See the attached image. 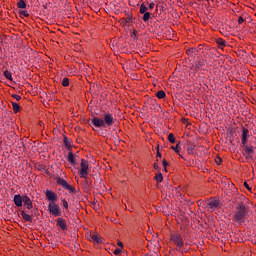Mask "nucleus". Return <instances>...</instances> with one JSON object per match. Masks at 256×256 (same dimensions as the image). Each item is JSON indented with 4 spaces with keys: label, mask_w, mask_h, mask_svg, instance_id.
Returning a JSON list of instances; mask_svg holds the SVG:
<instances>
[{
    "label": "nucleus",
    "mask_w": 256,
    "mask_h": 256,
    "mask_svg": "<svg viewBox=\"0 0 256 256\" xmlns=\"http://www.w3.org/2000/svg\"><path fill=\"white\" fill-rule=\"evenodd\" d=\"M12 97H13V99H16V101H21V96H19L17 94H13Z\"/></svg>",
    "instance_id": "nucleus-36"
},
{
    "label": "nucleus",
    "mask_w": 256,
    "mask_h": 256,
    "mask_svg": "<svg viewBox=\"0 0 256 256\" xmlns=\"http://www.w3.org/2000/svg\"><path fill=\"white\" fill-rule=\"evenodd\" d=\"M162 165H163L165 171H167V165H169V163H167V160H163Z\"/></svg>",
    "instance_id": "nucleus-37"
},
{
    "label": "nucleus",
    "mask_w": 256,
    "mask_h": 256,
    "mask_svg": "<svg viewBox=\"0 0 256 256\" xmlns=\"http://www.w3.org/2000/svg\"><path fill=\"white\" fill-rule=\"evenodd\" d=\"M195 150V145H189L187 147V153L188 155H193V151Z\"/></svg>",
    "instance_id": "nucleus-27"
},
{
    "label": "nucleus",
    "mask_w": 256,
    "mask_h": 256,
    "mask_svg": "<svg viewBox=\"0 0 256 256\" xmlns=\"http://www.w3.org/2000/svg\"><path fill=\"white\" fill-rule=\"evenodd\" d=\"M244 187H246V189L248 191H251V187L249 186V184L247 182H244Z\"/></svg>",
    "instance_id": "nucleus-43"
},
{
    "label": "nucleus",
    "mask_w": 256,
    "mask_h": 256,
    "mask_svg": "<svg viewBox=\"0 0 256 256\" xmlns=\"http://www.w3.org/2000/svg\"><path fill=\"white\" fill-rule=\"evenodd\" d=\"M247 211L248 208L245 203H238L233 215L234 221H236V223H239V225H241V223H245V221H247Z\"/></svg>",
    "instance_id": "nucleus-2"
},
{
    "label": "nucleus",
    "mask_w": 256,
    "mask_h": 256,
    "mask_svg": "<svg viewBox=\"0 0 256 256\" xmlns=\"http://www.w3.org/2000/svg\"><path fill=\"white\" fill-rule=\"evenodd\" d=\"M248 137H249V129L243 127L242 128V140H241L242 145H247V138Z\"/></svg>",
    "instance_id": "nucleus-11"
},
{
    "label": "nucleus",
    "mask_w": 256,
    "mask_h": 256,
    "mask_svg": "<svg viewBox=\"0 0 256 256\" xmlns=\"http://www.w3.org/2000/svg\"><path fill=\"white\" fill-rule=\"evenodd\" d=\"M22 203L24 206V209L31 210L33 209V202L31 201V198L27 195H22Z\"/></svg>",
    "instance_id": "nucleus-9"
},
{
    "label": "nucleus",
    "mask_w": 256,
    "mask_h": 256,
    "mask_svg": "<svg viewBox=\"0 0 256 256\" xmlns=\"http://www.w3.org/2000/svg\"><path fill=\"white\" fill-rule=\"evenodd\" d=\"M215 161H216L217 165H221L223 159H221V157H217V158L215 159Z\"/></svg>",
    "instance_id": "nucleus-39"
},
{
    "label": "nucleus",
    "mask_w": 256,
    "mask_h": 256,
    "mask_svg": "<svg viewBox=\"0 0 256 256\" xmlns=\"http://www.w3.org/2000/svg\"><path fill=\"white\" fill-rule=\"evenodd\" d=\"M18 9H27V4L23 0H19L17 3Z\"/></svg>",
    "instance_id": "nucleus-21"
},
{
    "label": "nucleus",
    "mask_w": 256,
    "mask_h": 256,
    "mask_svg": "<svg viewBox=\"0 0 256 256\" xmlns=\"http://www.w3.org/2000/svg\"><path fill=\"white\" fill-rule=\"evenodd\" d=\"M114 255H121V248H116L114 250Z\"/></svg>",
    "instance_id": "nucleus-38"
},
{
    "label": "nucleus",
    "mask_w": 256,
    "mask_h": 256,
    "mask_svg": "<svg viewBox=\"0 0 256 256\" xmlns=\"http://www.w3.org/2000/svg\"><path fill=\"white\" fill-rule=\"evenodd\" d=\"M197 52L196 48H190L189 50H187V55L192 56L193 53Z\"/></svg>",
    "instance_id": "nucleus-33"
},
{
    "label": "nucleus",
    "mask_w": 256,
    "mask_h": 256,
    "mask_svg": "<svg viewBox=\"0 0 256 256\" xmlns=\"http://www.w3.org/2000/svg\"><path fill=\"white\" fill-rule=\"evenodd\" d=\"M179 157L183 158V156L181 154H179Z\"/></svg>",
    "instance_id": "nucleus-48"
},
{
    "label": "nucleus",
    "mask_w": 256,
    "mask_h": 256,
    "mask_svg": "<svg viewBox=\"0 0 256 256\" xmlns=\"http://www.w3.org/2000/svg\"><path fill=\"white\" fill-rule=\"evenodd\" d=\"M238 23H239V25H242V23H245V19H243V17H239L238 18Z\"/></svg>",
    "instance_id": "nucleus-40"
},
{
    "label": "nucleus",
    "mask_w": 256,
    "mask_h": 256,
    "mask_svg": "<svg viewBox=\"0 0 256 256\" xmlns=\"http://www.w3.org/2000/svg\"><path fill=\"white\" fill-rule=\"evenodd\" d=\"M56 182H57L58 185H61V187H63V189H66L67 186L69 185V183H67V182L65 181V179H63V178H61V177H57V178H56Z\"/></svg>",
    "instance_id": "nucleus-16"
},
{
    "label": "nucleus",
    "mask_w": 256,
    "mask_h": 256,
    "mask_svg": "<svg viewBox=\"0 0 256 256\" xmlns=\"http://www.w3.org/2000/svg\"><path fill=\"white\" fill-rule=\"evenodd\" d=\"M171 241L176 243V251H179V253L184 252L183 246L185 245V242L183 241V237L180 234H172Z\"/></svg>",
    "instance_id": "nucleus-4"
},
{
    "label": "nucleus",
    "mask_w": 256,
    "mask_h": 256,
    "mask_svg": "<svg viewBox=\"0 0 256 256\" xmlns=\"http://www.w3.org/2000/svg\"><path fill=\"white\" fill-rule=\"evenodd\" d=\"M71 143H73V141L69 139L67 136H64V145L68 149V151H71L72 149Z\"/></svg>",
    "instance_id": "nucleus-18"
},
{
    "label": "nucleus",
    "mask_w": 256,
    "mask_h": 256,
    "mask_svg": "<svg viewBox=\"0 0 256 256\" xmlns=\"http://www.w3.org/2000/svg\"><path fill=\"white\" fill-rule=\"evenodd\" d=\"M19 13L21 17H29V12L27 10H21Z\"/></svg>",
    "instance_id": "nucleus-31"
},
{
    "label": "nucleus",
    "mask_w": 256,
    "mask_h": 256,
    "mask_svg": "<svg viewBox=\"0 0 256 256\" xmlns=\"http://www.w3.org/2000/svg\"><path fill=\"white\" fill-rule=\"evenodd\" d=\"M81 170L79 176L81 179H87V175H89V163L87 160L82 159L80 164Z\"/></svg>",
    "instance_id": "nucleus-5"
},
{
    "label": "nucleus",
    "mask_w": 256,
    "mask_h": 256,
    "mask_svg": "<svg viewBox=\"0 0 256 256\" xmlns=\"http://www.w3.org/2000/svg\"><path fill=\"white\" fill-rule=\"evenodd\" d=\"M252 57H254V59L256 58L255 54H252Z\"/></svg>",
    "instance_id": "nucleus-47"
},
{
    "label": "nucleus",
    "mask_w": 256,
    "mask_h": 256,
    "mask_svg": "<svg viewBox=\"0 0 256 256\" xmlns=\"http://www.w3.org/2000/svg\"><path fill=\"white\" fill-rule=\"evenodd\" d=\"M153 167H154V169L156 171H160L161 170V168L159 167V165L157 163H154Z\"/></svg>",
    "instance_id": "nucleus-41"
},
{
    "label": "nucleus",
    "mask_w": 256,
    "mask_h": 256,
    "mask_svg": "<svg viewBox=\"0 0 256 256\" xmlns=\"http://www.w3.org/2000/svg\"><path fill=\"white\" fill-rule=\"evenodd\" d=\"M142 19H143L144 23H147V21H149V19H151V13H149V12L144 13Z\"/></svg>",
    "instance_id": "nucleus-26"
},
{
    "label": "nucleus",
    "mask_w": 256,
    "mask_h": 256,
    "mask_svg": "<svg viewBox=\"0 0 256 256\" xmlns=\"http://www.w3.org/2000/svg\"><path fill=\"white\" fill-rule=\"evenodd\" d=\"M86 179V184L88 185V187H91V180H89V177L87 176Z\"/></svg>",
    "instance_id": "nucleus-42"
},
{
    "label": "nucleus",
    "mask_w": 256,
    "mask_h": 256,
    "mask_svg": "<svg viewBox=\"0 0 256 256\" xmlns=\"http://www.w3.org/2000/svg\"><path fill=\"white\" fill-rule=\"evenodd\" d=\"M168 141H170L171 143H175V135L173 133H170L168 135Z\"/></svg>",
    "instance_id": "nucleus-30"
},
{
    "label": "nucleus",
    "mask_w": 256,
    "mask_h": 256,
    "mask_svg": "<svg viewBox=\"0 0 256 256\" xmlns=\"http://www.w3.org/2000/svg\"><path fill=\"white\" fill-rule=\"evenodd\" d=\"M57 226L62 229V231H67V222H65V219L59 217L57 218Z\"/></svg>",
    "instance_id": "nucleus-12"
},
{
    "label": "nucleus",
    "mask_w": 256,
    "mask_h": 256,
    "mask_svg": "<svg viewBox=\"0 0 256 256\" xmlns=\"http://www.w3.org/2000/svg\"><path fill=\"white\" fill-rule=\"evenodd\" d=\"M156 157L161 158V152H159V146H157V153H156Z\"/></svg>",
    "instance_id": "nucleus-44"
},
{
    "label": "nucleus",
    "mask_w": 256,
    "mask_h": 256,
    "mask_svg": "<svg viewBox=\"0 0 256 256\" xmlns=\"http://www.w3.org/2000/svg\"><path fill=\"white\" fill-rule=\"evenodd\" d=\"M48 211L50 215H53V217H61L63 215L61 207L59 206V204H57V202H49Z\"/></svg>",
    "instance_id": "nucleus-3"
},
{
    "label": "nucleus",
    "mask_w": 256,
    "mask_h": 256,
    "mask_svg": "<svg viewBox=\"0 0 256 256\" xmlns=\"http://www.w3.org/2000/svg\"><path fill=\"white\" fill-rule=\"evenodd\" d=\"M88 121H91L90 126L94 125V127L98 128L103 127V129H108L109 127H113L115 125V118L113 117V114L111 113H104L103 118L94 116Z\"/></svg>",
    "instance_id": "nucleus-1"
},
{
    "label": "nucleus",
    "mask_w": 256,
    "mask_h": 256,
    "mask_svg": "<svg viewBox=\"0 0 256 256\" xmlns=\"http://www.w3.org/2000/svg\"><path fill=\"white\" fill-rule=\"evenodd\" d=\"M90 241H93V243H103V238L101 235L94 233L90 235Z\"/></svg>",
    "instance_id": "nucleus-14"
},
{
    "label": "nucleus",
    "mask_w": 256,
    "mask_h": 256,
    "mask_svg": "<svg viewBox=\"0 0 256 256\" xmlns=\"http://www.w3.org/2000/svg\"><path fill=\"white\" fill-rule=\"evenodd\" d=\"M244 155L246 156V159H252L253 153H255V147L249 146L247 144H242Z\"/></svg>",
    "instance_id": "nucleus-7"
},
{
    "label": "nucleus",
    "mask_w": 256,
    "mask_h": 256,
    "mask_svg": "<svg viewBox=\"0 0 256 256\" xmlns=\"http://www.w3.org/2000/svg\"><path fill=\"white\" fill-rule=\"evenodd\" d=\"M62 205H63L64 209H69V203L67 202V200L62 199Z\"/></svg>",
    "instance_id": "nucleus-34"
},
{
    "label": "nucleus",
    "mask_w": 256,
    "mask_h": 256,
    "mask_svg": "<svg viewBox=\"0 0 256 256\" xmlns=\"http://www.w3.org/2000/svg\"><path fill=\"white\" fill-rule=\"evenodd\" d=\"M3 75H4V77H6L8 79V81H13V76L9 70H5L3 72Z\"/></svg>",
    "instance_id": "nucleus-22"
},
{
    "label": "nucleus",
    "mask_w": 256,
    "mask_h": 256,
    "mask_svg": "<svg viewBox=\"0 0 256 256\" xmlns=\"http://www.w3.org/2000/svg\"><path fill=\"white\" fill-rule=\"evenodd\" d=\"M179 145H181V142H178L176 146H172L171 149L175 151V153H179L181 151V146Z\"/></svg>",
    "instance_id": "nucleus-24"
},
{
    "label": "nucleus",
    "mask_w": 256,
    "mask_h": 256,
    "mask_svg": "<svg viewBox=\"0 0 256 256\" xmlns=\"http://www.w3.org/2000/svg\"><path fill=\"white\" fill-rule=\"evenodd\" d=\"M156 97H157L158 99H165V97H167V94H165V91L159 90V91L156 93Z\"/></svg>",
    "instance_id": "nucleus-20"
},
{
    "label": "nucleus",
    "mask_w": 256,
    "mask_h": 256,
    "mask_svg": "<svg viewBox=\"0 0 256 256\" xmlns=\"http://www.w3.org/2000/svg\"><path fill=\"white\" fill-rule=\"evenodd\" d=\"M154 7H155V3L152 2L149 4V9H154Z\"/></svg>",
    "instance_id": "nucleus-45"
},
{
    "label": "nucleus",
    "mask_w": 256,
    "mask_h": 256,
    "mask_svg": "<svg viewBox=\"0 0 256 256\" xmlns=\"http://www.w3.org/2000/svg\"><path fill=\"white\" fill-rule=\"evenodd\" d=\"M118 247H123V242L118 241Z\"/></svg>",
    "instance_id": "nucleus-46"
},
{
    "label": "nucleus",
    "mask_w": 256,
    "mask_h": 256,
    "mask_svg": "<svg viewBox=\"0 0 256 256\" xmlns=\"http://www.w3.org/2000/svg\"><path fill=\"white\" fill-rule=\"evenodd\" d=\"M62 86L63 87H69V78H63Z\"/></svg>",
    "instance_id": "nucleus-29"
},
{
    "label": "nucleus",
    "mask_w": 256,
    "mask_h": 256,
    "mask_svg": "<svg viewBox=\"0 0 256 256\" xmlns=\"http://www.w3.org/2000/svg\"><path fill=\"white\" fill-rule=\"evenodd\" d=\"M67 191H69L70 193H73V195H75L77 193V189H75L74 186H71L68 184V186H66Z\"/></svg>",
    "instance_id": "nucleus-23"
},
{
    "label": "nucleus",
    "mask_w": 256,
    "mask_h": 256,
    "mask_svg": "<svg viewBox=\"0 0 256 256\" xmlns=\"http://www.w3.org/2000/svg\"><path fill=\"white\" fill-rule=\"evenodd\" d=\"M30 213H32V215H35L36 217H38V215H39V210L33 209V210L30 211Z\"/></svg>",
    "instance_id": "nucleus-35"
},
{
    "label": "nucleus",
    "mask_w": 256,
    "mask_h": 256,
    "mask_svg": "<svg viewBox=\"0 0 256 256\" xmlns=\"http://www.w3.org/2000/svg\"><path fill=\"white\" fill-rule=\"evenodd\" d=\"M201 67H203V61H198L195 64V70L197 71V69H201Z\"/></svg>",
    "instance_id": "nucleus-32"
},
{
    "label": "nucleus",
    "mask_w": 256,
    "mask_h": 256,
    "mask_svg": "<svg viewBox=\"0 0 256 256\" xmlns=\"http://www.w3.org/2000/svg\"><path fill=\"white\" fill-rule=\"evenodd\" d=\"M13 201L16 207H23V196L21 194L14 195Z\"/></svg>",
    "instance_id": "nucleus-10"
},
{
    "label": "nucleus",
    "mask_w": 256,
    "mask_h": 256,
    "mask_svg": "<svg viewBox=\"0 0 256 256\" xmlns=\"http://www.w3.org/2000/svg\"><path fill=\"white\" fill-rule=\"evenodd\" d=\"M216 44L218 45V47H220V49L227 47V41L223 40L222 38H217Z\"/></svg>",
    "instance_id": "nucleus-17"
},
{
    "label": "nucleus",
    "mask_w": 256,
    "mask_h": 256,
    "mask_svg": "<svg viewBox=\"0 0 256 256\" xmlns=\"http://www.w3.org/2000/svg\"><path fill=\"white\" fill-rule=\"evenodd\" d=\"M155 180L157 181V183H161L163 181V174L159 173L158 175H156Z\"/></svg>",
    "instance_id": "nucleus-28"
},
{
    "label": "nucleus",
    "mask_w": 256,
    "mask_h": 256,
    "mask_svg": "<svg viewBox=\"0 0 256 256\" xmlns=\"http://www.w3.org/2000/svg\"><path fill=\"white\" fill-rule=\"evenodd\" d=\"M221 208V203H219V200L217 199H210L208 202L205 203V209H208V211H216V209Z\"/></svg>",
    "instance_id": "nucleus-6"
},
{
    "label": "nucleus",
    "mask_w": 256,
    "mask_h": 256,
    "mask_svg": "<svg viewBox=\"0 0 256 256\" xmlns=\"http://www.w3.org/2000/svg\"><path fill=\"white\" fill-rule=\"evenodd\" d=\"M77 155L73 154V152L68 153V161L72 163V165H77Z\"/></svg>",
    "instance_id": "nucleus-15"
},
{
    "label": "nucleus",
    "mask_w": 256,
    "mask_h": 256,
    "mask_svg": "<svg viewBox=\"0 0 256 256\" xmlns=\"http://www.w3.org/2000/svg\"><path fill=\"white\" fill-rule=\"evenodd\" d=\"M20 215L27 223H33V216L26 214L25 210H21Z\"/></svg>",
    "instance_id": "nucleus-13"
},
{
    "label": "nucleus",
    "mask_w": 256,
    "mask_h": 256,
    "mask_svg": "<svg viewBox=\"0 0 256 256\" xmlns=\"http://www.w3.org/2000/svg\"><path fill=\"white\" fill-rule=\"evenodd\" d=\"M12 109L14 113H19V111H21V106L17 102H12Z\"/></svg>",
    "instance_id": "nucleus-19"
},
{
    "label": "nucleus",
    "mask_w": 256,
    "mask_h": 256,
    "mask_svg": "<svg viewBox=\"0 0 256 256\" xmlns=\"http://www.w3.org/2000/svg\"><path fill=\"white\" fill-rule=\"evenodd\" d=\"M46 199L47 201H50V203H57V193L51 191V190H46L45 191Z\"/></svg>",
    "instance_id": "nucleus-8"
},
{
    "label": "nucleus",
    "mask_w": 256,
    "mask_h": 256,
    "mask_svg": "<svg viewBox=\"0 0 256 256\" xmlns=\"http://www.w3.org/2000/svg\"><path fill=\"white\" fill-rule=\"evenodd\" d=\"M149 8H147V6H145V4L144 3H142L141 5H140V13L143 15V14H145V13H147V10H148Z\"/></svg>",
    "instance_id": "nucleus-25"
}]
</instances>
